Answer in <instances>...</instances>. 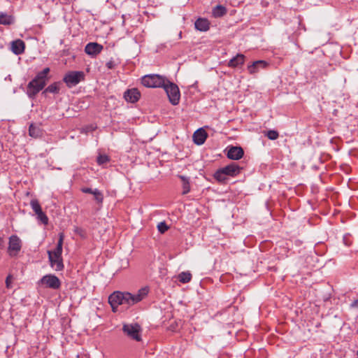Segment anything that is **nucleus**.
I'll return each instance as SVG.
<instances>
[{
  "label": "nucleus",
  "instance_id": "f257e3e1",
  "mask_svg": "<svg viewBox=\"0 0 358 358\" xmlns=\"http://www.w3.org/2000/svg\"><path fill=\"white\" fill-rule=\"evenodd\" d=\"M49 72L50 69L48 67L45 68L43 71L38 72L36 77L28 83L27 94L29 98H35L36 95L44 88L48 80V74Z\"/></svg>",
  "mask_w": 358,
  "mask_h": 358
},
{
  "label": "nucleus",
  "instance_id": "f03ea898",
  "mask_svg": "<svg viewBox=\"0 0 358 358\" xmlns=\"http://www.w3.org/2000/svg\"><path fill=\"white\" fill-rule=\"evenodd\" d=\"M148 292L149 289L148 287H142L138 290L137 292L134 294L128 292H122V306H125L127 308L134 306L145 298Z\"/></svg>",
  "mask_w": 358,
  "mask_h": 358
},
{
  "label": "nucleus",
  "instance_id": "7ed1b4c3",
  "mask_svg": "<svg viewBox=\"0 0 358 358\" xmlns=\"http://www.w3.org/2000/svg\"><path fill=\"white\" fill-rule=\"evenodd\" d=\"M242 169L238 164L233 162L230 164L218 169L214 174V178L219 182H224L227 176L234 177L238 176Z\"/></svg>",
  "mask_w": 358,
  "mask_h": 358
},
{
  "label": "nucleus",
  "instance_id": "20e7f679",
  "mask_svg": "<svg viewBox=\"0 0 358 358\" xmlns=\"http://www.w3.org/2000/svg\"><path fill=\"white\" fill-rule=\"evenodd\" d=\"M166 80L165 77L158 74H149L142 78L141 83L147 87H163Z\"/></svg>",
  "mask_w": 358,
  "mask_h": 358
},
{
  "label": "nucleus",
  "instance_id": "39448f33",
  "mask_svg": "<svg viewBox=\"0 0 358 358\" xmlns=\"http://www.w3.org/2000/svg\"><path fill=\"white\" fill-rule=\"evenodd\" d=\"M37 285L38 287L56 290L60 288L61 281L56 275L47 274L38 280Z\"/></svg>",
  "mask_w": 358,
  "mask_h": 358
},
{
  "label": "nucleus",
  "instance_id": "423d86ee",
  "mask_svg": "<svg viewBox=\"0 0 358 358\" xmlns=\"http://www.w3.org/2000/svg\"><path fill=\"white\" fill-rule=\"evenodd\" d=\"M163 88L169 97V101L174 106L178 104L180 97L178 87L167 79Z\"/></svg>",
  "mask_w": 358,
  "mask_h": 358
},
{
  "label": "nucleus",
  "instance_id": "0eeeda50",
  "mask_svg": "<svg viewBox=\"0 0 358 358\" xmlns=\"http://www.w3.org/2000/svg\"><path fill=\"white\" fill-rule=\"evenodd\" d=\"M123 333L129 338L136 341H141V326L137 323L124 324L122 327Z\"/></svg>",
  "mask_w": 358,
  "mask_h": 358
},
{
  "label": "nucleus",
  "instance_id": "6e6552de",
  "mask_svg": "<svg viewBox=\"0 0 358 358\" xmlns=\"http://www.w3.org/2000/svg\"><path fill=\"white\" fill-rule=\"evenodd\" d=\"M84 78L85 74L83 71H70L65 75L63 80L69 87H72L84 80Z\"/></svg>",
  "mask_w": 358,
  "mask_h": 358
},
{
  "label": "nucleus",
  "instance_id": "1a4fd4ad",
  "mask_svg": "<svg viewBox=\"0 0 358 358\" xmlns=\"http://www.w3.org/2000/svg\"><path fill=\"white\" fill-rule=\"evenodd\" d=\"M22 248V241L18 236L13 235L9 238L8 253L10 257L16 256Z\"/></svg>",
  "mask_w": 358,
  "mask_h": 358
},
{
  "label": "nucleus",
  "instance_id": "9d476101",
  "mask_svg": "<svg viewBox=\"0 0 358 358\" xmlns=\"http://www.w3.org/2000/svg\"><path fill=\"white\" fill-rule=\"evenodd\" d=\"M122 292L115 291L108 297V303H110L113 313L117 311L119 306H122Z\"/></svg>",
  "mask_w": 358,
  "mask_h": 358
},
{
  "label": "nucleus",
  "instance_id": "9b49d317",
  "mask_svg": "<svg viewBox=\"0 0 358 358\" xmlns=\"http://www.w3.org/2000/svg\"><path fill=\"white\" fill-rule=\"evenodd\" d=\"M48 259L50 262V266L57 271H60L64 268L63 259L62 256H55L50 255L48 252Z\"/></svg>",
  "mask_w": 358,
  "mask_h": 358
},
{
  "label": "nucleus",
  "instance_id": "f8f14e48",
  "mask_svg": "<svg viewBox=\"0 0 358 358\" xmlns=\"http://www.w3.org/2000/svg\"><path fill=\"white\" fill-rule=\"evenodd\" d=\"M244 151L241 147L231 146L227 150V157L232 160H238L243 157Z\"/></svg>",
  "mask_w": 358,
  "mask_h": 358
},
{
  "label": "nucleus",
  "instance_id": "ddd939ff",
  "mask_svg": "<svg viewBox=\"0 0 358 358\" xmlns=\"http://www.w3.org/2000/svg\"><path fill=\"white\" fill-rule=\"evenodd\" d=\"M268 65V63L264 60H257L248 66V71L250 74H255L261 69H266Z\"/></svg>",
  "mask_w": 358,
  "mask_h": 358
},
{
  "label": "nucleus",
  "instance_id": "4468645a",
  "mask_svg": "<svg viewBox=\"0 0 358 358\" xmlns=\"http://www.w3.org/2000/svg\"><path fill=\"white\" fill-rule=\"evenodd\" d=\"M103 50V45L97 43H89L85 48V52L88 55L94 57L99 55Z\"/></svg>",
  "mask_w": 358,
  "mask_h": 358
},
{
  "label": "nucleus",
  "instance_id": "2eb2a0df",
  "mask_svg": "<svg viewBox=\"0 0 358 358\" xmlns=\"http://www.w3.org/2000/svg\"><path fill=\"white\" fill-rule=\"evenodd\" d=\"M141 96L140 92L136 88L127 90L124 93V98L125 100L130 103H136L138 101Z\"/></svg>",
  "mask_w": 358,
  "mask_h": 358
},
{
  "label": "nucleus",
  "instance_id": "dca6fc26",
  "mask_svg": "<svg viewBox=\"0 0 358 358\" xmlns=\"http://www.w3.org/2000/svg\"><path fill=\"white\" fill-rule=\"evenodd\" d=\"M207 136L208 135L206 131L203 129L200 128L194 133L193 141L194 143L200 145L204 143L207 138Z\"/></svg>",
  "mask_w": 358,
  "mask_h": 358
},
{
  "label": "nucleus",
  "instance_id": "f3484780",
  "mask_svg": "<svg viewBox=\"0 0 358 358\" xmlns=\"http://www.w3.org/2000/svg\"><path fill=\"white\" fill-rule=\"evenodd\" d=\"M25 48L24 42L20 39L15 40L11 43V50L15 55L22 54Z\"/></svg>",
  "mask_w": 358,
  "mask_h": 358
},
{
  "label": "nucleus",
  "instance_id": "a211bd4d",
  "mask_svg": "<svg viewBox=\"0 0 358 358\" xmlns=\"http://www.w3.org/2000/svg\"><path fill=\"white\" fill-rule=\"evenodd\" d=\"M195 28L201 31H206L210 28V23L208 20L199 18L194 23Z\"/></svg>",
  "mask_w": 358,
  "mask_h": 358
},
{
  "label": "nucleus",
  "instance_id": "6ab92c4d",
  "mask_svg": "<svg viewBox=\"0 0 358 358\" xmlns=\"http://www.w3.org/2000/svg\"><path fill=\"white\" fill-rule=\"evenodd\" d=\"M245 61V56L242 54H238L236 57H234L231 59L229 60L228 63V66L229 67H237L239 65L243 64Z\"/></svg>",
  "mask_w": 358,
  "mask_h": 358
},
{
  "label": "nucleus",
  "instance_id": "aec40b11",
  "mask_svg": "<svg viewBox=\"0 0 358 358\" xmlns=\"http://www.w3.org/2000/svg\"><path fill=\"white\" fill-rule=\"evenodd\" d=\"M63 241H64V235H63V234H60L56 248L54 250V251L48 250V253L50 252V255H52L55 256H58V255L62 256Z\"/></svg>",
  "mask_w": 358,
  "mask_h": 358
},
{
  "label": "nucleus",
  "instance_id": "412c9836",
  "mask_svg": "<svg viewBox=\"0 0 358 358\" xmlns=\"http://www.w3.org/2000/svg\"><path fill=\"white\" fill-rule=\"evenodd\" d=\"M178 178L181 180L182 182V194H187L190 192V182L189 178L185 176H178Z\"/></svg>",
  "mask_w": 358,
  "mask_h": 358
},
{
  "label": "nucleus",
  "instance_id": "4be33fe9",
  "mask_svg": "<svg viewBox=\"0 0 358 358\" xmlns=\"http://www.w3.org/2000/svg\"><path fill=\"white\" fill-rule=\"evenodd\" d=\"M14 23V18L12 15L4 13H0V24L10 25Z\"/></svg>",
  "mask_w": 358,
  "mask_h": 358
},
{
  "label": "nucleus",
  "instance_id": "5701e85b",
  "mask_svg": "<svg viewBox=\"0 0 358 358\" xmlns=\"http://www.w3.org/2000/svg\"><path fill=\"white\" fill-rule=\"evenodd\" d=\"M212 13L215 17H220L227 13V8L222 5H217L213 8Z\"/></svg>",
  "mask_w": 358,
  "mask_h": 358
},
{
  "label": "nucleus",
  "instance_id": "b1692460",
  "mask_svg": "<svg viewBox=\"0 0 358 358\" xmlns=\"http://www.w3.org/2000/svg\"><path fill=\"white\" fill-rule=\"evenodd\" d=\"M59 83H54L51 85H50L43 92V94H45L46 92H50L57 94L59 91Z\"/></svg>",
  "mask_w": 358,
  "mask_h": 358
},
{
  "label": "nucleus",
  "instance_id": "393cba45",
  "mask_svg": "<svg viewBox=\"0 0 358 358\" xmlns=\"http://www.w3.org/2000/svg\"><path fill=\"white\" fill-rule=\"evenodd\" d=\"M29 134L31 136L37 138L41 136V131L38 127L31 124L29 129Z\"/></svg>",
  "mask_w": 358,
  "mask_h": 358
},
{
  "label": "nucleus",
  "instance_id": "a878e982",
  "mask_svg": "<svg viewBox=\"0 0 358 358\" xmlns=\"http://www.w3.org/2000/svg\"><path fill=\"white\" fill-rule=\"evenodd\" d=\"M192 279V275L189 272H182L178 275V280L182 283L189 282Z\"/></svg>",
  "mask_w": 358,
  "mask_h": 358
},
{
  "label": "nucleus",
  "instance_id": "bb28decb",
  "mask_svg": "<svg viewBox=\"0 0 358 358\" xmlns=\"http://www.w3.org/2000/svg\"><path fill=\"white\" fill-rule=\"evenodd\" d=\"M30 205L31 206L32 210L35 212L36 215L42 211L41 205L38 203V200L32 199L30 202Z\"/></svg>",
  "mask_w": 358,
  "mask_h": 358
},
{
  "label": "nucleus",
  "instance_id": "cd10ccee",
  "mask_svg": "<svg viewBox=\"0 0 358 358\" xmlns=\"http://www.w3.org/2000/svg\"><path fill=\"white\" fill-rule=\"evenodd\" d=\"M93 195L94 196L95 201L98 203H102L103 200V194L101 193V191H99L98 189H94V194Z\"/></svg>",
  "mask_w": 358,
  "mask_h": 358
},
{
  "label": "nucleus",
  "instance_id": "c85d7f7f",
  "mask_svg": "<svg viewBox=\"0 0 358 358\" xmlns=\"http://www.w3.org/2000/svg\"><path fill=\"white\" fill-rule=\"evenodd\" d=\"M270 140H275L278 138L279 134L275 130H269L265 134Z\"/></svg>",
  "mask_w": 358,
  "mask_h": 358
},
{
  "label": "nucleus",
  "instance_id": "c756f323",
  "mask_svg": "<svg viewBox=\"0 0 358 358\" xmlns=\"http://www.w3.org/2000/svg\"><path fill=\"white\" fill-rule=\"evenodd\" d=\"M97 163L99 165H103L109 162V157L106 155H100L97 157Z\"/></svg>",
  "mask_w": 358,
  "mask_h": 358
},
{
  "label": "nucleus",
  "instance_id": "7c9ffc66",
  "mask_svg": "<svg viewBox=\"0 0 358 358\" xmlns=\"http://www.w3.org/2000/svg\"><path fill=\"white\" fill-rule=\"evenodd\" d=\"M157 229L160 233L164 234L169 229V227L165 222H161L158 224Z\"/></svg>",
  "mask_w": 358,
  "mask_h": 358
},
{
  "label": "nucleus",
  "instance_id": "2f4dec72",
  "mask_svg": "<svg viewBox=\"0 0 358 358\" xmlns=\"http://www.w3.org/2000/svg\"><path fill=\"white\" fill-rule=\"evenodd\" d=\"M37 217L39 220L41 221V222L44 224H47L48 222V218L46 216V215L43 212H40L37 214Z\"/></svg>",
  "mask_w": 358,
  "mask_h": 358
},
{
  "label": "nucleus",
  "instance_id": "473e14b6",
  "mask_svg": "<svg viewBox=\"0 0 358 358\" xmlns=\"http://www.w3.org/2000/svg\"><path fill=\"white\" fill-rule=\"evenodd\" d=\"M13 281V276L11 275H8L6 279V286L7 288H11V283Z\"/></svg>",
  "mask_w": 358,
  "mask_h": 358
},
{
  "label": "nucleus",
  "instance_id": "72a5a7b5",
  "mask_svg": "<svg viewBox=\"0 0 358 358\" xmlns=\"http://www.w3.org/2000/svg\"><path fill=\"white\" fill-rule=\"evenodd\" d=\"M82 192H84V193H87V194H94V189H91V188H89V187H84L82 189Z\"/></svg>",
  "mask_w": 358,
  "mask_h": 358
},
{
  "label": "nucleus",
  "instance_id": "f704fd0d",
  "mask_svg": "<svg viewBox=\"0 0 358 358\" xmlns=\"http://www.w3.org/2000/svg\"><path fill=\"white\" fill-rule=\"evenodd\" d=\"M351 308H358V299L355 300L350 305Z\"/></svg>",
  "mask_w": 358,
  "mask_h": 358
},
{
  "label": "nucleus",
  "instance_id": "c9c22d12",
  "mask_svg": "<svg viewBox=\"0 0 358 358\" xmlns=\"http://www.w3.org/2000/svg\"><path fill=\"white\" fill-rule=\"evenodd\" d=\"M330 296H331V294L329 292H328L327 294H325V296H324L323 301H327V300H329L330 299Z\"/></svg>",
  "mask_w": 358,
  "mask_h": 358
},
{
  "label": "nucleus",
  "instance_id": "e433bc0d",
  "mask_svg": "<svg viewBox=\"0 0 358 358\" xmlns=\"http://www.w3.org/2000/svg\"><path fill=\"white\" fill-rule=\"evenodd\" d=\"M324 252H325V249H324L323 251L320 253V255L322 256V255L324 254Z\"/></svg>",
  "mask_w": 358,
  "mask_h": 358
},
{
  "label": "nucleus",
  "instance_id": "4c0bfd02",
  "mask_svg": "<svg viewBox=\"0 0 358 358\" xmlns=\"http://www.w3.org/2000/svg\"><path fill=\"white\" fill-rule=\"evenodd\" d=\"M107 66H108V67L109 69H110V68L112 67V66H111V63H110V62L107 64Z\"/></svg>",
  "mask_w": 358,
  "mask_h": 358
},
{
  "label": "nucleus",
  "instance_id": "58836bf2",
  "mask_svg": "<svg viewBox=\"0 0 358 358\" xmlns=\"http://www.w3.org/2000/svg\"><path fill=\"white\" fill-rule=\"evenodd\" d=\"M320 179L321 180V182H323L321 175L319 176Z\"/></svg>",
  "mask_w": 358,
  "mask_h": 358
},
{
  "label": "nucleus",
  "instance_id": "ea45409f",
  "mask_svg": "<svg viewBox=\"0 0 358 358\" xmlns=\"http://www.w3.org/2000/svg\"><path fill=\"white\" fill-rule=\"evenodd\" d=\"M179 37L181 38L182 37V32H180L179 34Z\"/></svg>",
  "mask_w": 358,
  "mask_h": 358
},
{
  "label": "nucleus",
  "instance_id": "a19ab883",
  "mask_svg": "<svg viewBox=\"0 0 358 358\" xmlns=\"http://www.w3.org/2000/svg\"><path fill=\"white\" fill-rule=\"evenodd\" d=\"M315 253L318 254V251L315 250Z\"/></svg>",
  "mask_w": 358,
  "mask_h": 358
},
{
  "label": "nucleus",
  "instance_id": "79ce46f5",
  "mask_svg": "<svg viewBox=\"0 0 358 358\" xmlns=\"http://www.w3.org/2000/svg\"><path fill=\"white\" fill-rule=\"evenodd\" d=\"M357 334H358V329H357Z\"/></svg>",
  "mask_w": 358,
  "mask_h": 358
}]
</instances>
